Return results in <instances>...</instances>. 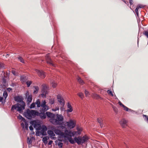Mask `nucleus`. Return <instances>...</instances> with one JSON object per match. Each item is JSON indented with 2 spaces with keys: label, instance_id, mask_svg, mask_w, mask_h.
<instances>
[{
  "label": "nucleus",
  "instance_id": "473e14b6",
  "mask_svg": "<svg viewBox=\"0 0 148 148\" xmlns=\"http://www.w3.org/2000/svg\"><path fill=\"white\" fill-rule=\"evenodd\" d=\"M77 133L78 134L80 135L81 134V132L82 131V130L81 128H79L77 127Z\"/></svg>",
  "mask_w": 148,
  "mask_h": 148
},
{
  "label": "nucleus",
  "instance_id": "cd10ccee",
  "mask_svg": "<svg viewBox=\"0 0 148 148\" xmlns=\"http://www.w3.org/2000/svg\"><path fill=\"white\" fill-rule=\"evenodd\" d=\"M36 104L37 105L38 107H40L41 106L40 102L39 99H37L36 102Z\"/></svg>",
  "mask_w": 148,
  "mask_h": 148
},
{
  "label": "nucleus",
  "instance_id": "9b49d317",
  "mask_svg": "<svg viewBox=\"0 0 148 148\" xmlns=\"http://www.w3.org/2000/svg\"><path fill=\"white\" fill-rule=\"evenodd\" d=\"M36 72L37 73L38 75L41 78H44L45 77V75L44 71L38 70H36Z\"/></svg>",
  "mask_w": 148,
  "mask_h": 148
},
{
  "label": "nucleus",
  "instance_id": "603ef678",
  "mask_svg": "<svg viewBox=\"0 0 148 148\" xmlns=\"http://www.w3.org/2000/svg\"><path fill=\"white\" fill-rule=\"evenodd\" d=\"M12 90V88H7V90L9 92H10Z\"/></svg>",
  "mask_w": 148,
  "mask_h": 148
},
{
  "label": "nucleus",
  "instance_id": "864d4df0",
  "mask_svg": "<svg viewBox=\"0 0 148 148\" xmlns=\"http://www.w3.org/2000/svg\"><path fill=\"white\" fill-rule=\"evenodd\" d=\"M129 1L130 5L133 4V0H129Z\"/></svg>",
  "mask_w": 148,
  "mask_h": 148
},
{
  "label": "nucleus",
  "instance_id": "79ce46f5",
  "mask_svg": "<svg viewBox=\"0 0 148 148\" xmlns=\"http://www.w3.org/2000/svg\"><path fill=\"white\" fill-rule=\"evenodd\" d=\"M107 92L108 93V94L109 95H111L112 96H113V94H112V91L109 90H108L107 91Z\"/></svg>",
  "mask_w": 148,
  "mask_h": 148
},
{
  "label": "nucleus",
  "instance_id": "4468645a",
  "mask_svg": "<svg viewBox=\"0 0 148 148\" xmlns=\"http://www.w3.org/2000/svg\"><path fill=\"white\" fill-rule=\"evenodd\" d=\"M127 122L125 119H123L120 121V123L122 127L124 128L127 125Z\"/></svg>",
  "mask_w": 148,
  "mask_h": 148
},
{
  "label": "nucleus",
  "instance_id": "ea45409f",
  "mask_svg": "<svg viewBox=\"0 0 148 148\" xmlns=\"http://www.w3.org/2000/svg\"><path fill=\"white\" fill-rule=\"evenodd\" d=\"M0 68L5 69V67L4 64L2 63H0Z\"/></svg>",
  "mask_w": 148,
  "mask_h": 148
},
{
  "label": "nucleus",
  "instance_id": "f03ea898",
  "mask_svg": "<svg viewBox=\"0 0 148 148\" xmlns=\"http://www.w3.org/2000/svg\"><path fill=\"white\" fill-rule=\"evenodd\" d=\"M64 137L66 138L70 143L72 144H74L75 143H77L78 145H82L87 142L88 140V137L86 135H84L83 137L79 136L77 137H75L74 140L72 137H66L65 136Z\"/></svg>",
  "mask_w": 148,
  "mask_h": 148
},
{
  "label": "nucleus",
  "instance_id": "6e6552de",
  "mask_svg": "<svg viewBox=\"0 0 148 148\" xmlns=\"http://www.w3.org/2000/svg\"><path fill=\"white\" fill-rule=\"evenodd\" d=\"M66 124L68 127L71 128H73L75 125V123L72 120H70L66 122Z\"/></svg>",
  "mask_w": 148,
  "mask_h": 148
},
{
  "label": "nucleus",
  "instance_id": "8fccbe9b",
  "mask_svg": "<svg viewBox=\"0 0 148 148\" xmlns=\"http://www.w3.org/2000/svg\"><path fill=\"white\" fill-rule=\"evenodd\" d=\"M145 35L148 38V31H146L145 32Z\"/></svg>",
  "mask_w": 148,
  "mask_h": 148
},
{
  "label": "nucleus",
  "instance_id": "58836bf2",
  "mask_svg": "<svg viewBox=\"0 0 148 148\" xmlns=\"http://www.w3.org/2000/svg\"><path fill=\"white\" fill-rule=\"evenodd\" d=\"M35 104L34 103H32L30 107V108L31 109L34 108L35 106Z\"/></svg>",
  "mask_w": 148,
  "mask_h": 148
},
{
  "label": "nucleus",
  "instance_id": "de8ad7c7",
  "mask_svg": "<svg viewBox=\"0 0 148 148\" xmlns=\"http://www.w3.org/2000/svg\"><path fill=\"white\" fill-rule=\"evenodd\" d=\"M54 99H51L49 100V102L51 104H53L54 103Z\"/></svg>",
  "mask_w": 148,
  "mask_h": 148
},
{
  "label": "nucleus",
  "instance_id": "09e8293b",
  "mask_svg": "<svg viewBox=\"0 0 148 148\" xmlns=\"http://www.w3.org/2000/svg\"><path fill=\"white\" fill-rule=\"evenodd\" d=\"M57 85V84L55 83V82H53L52 83V86L53 88H55Z\"/></svg>",
  "mask_w": 148,
  "mask_h": 148
},
{
  "label": "nucleus",
  "instance_id": "ddd939ff",
  "mask_svg": "<svg viewBox=\"0 0 148 148\" xmlns=\"http://www.w3.org/2000/svg\"><path fill=\"white\" fill-rule=\"evenodd\" d=\"M41 130H40V133L43 135H46V131L47 130V127L45 125H43L41 127Z\"/></svg>",
  "mask_w": 148,
  "mask_h": 148
},
{
  "label": "nucleus",
  "instance_id": "7ed1b4c3",
  "mask_svg": "<svg viewBox=\"0 0 148 148\" xmlns=\"http://www.w3.org/2000/svg\"><path fill=\"white\" fill-rule=\"evenodd\" d=\"M64 116L60 114H57L55 118L50 119V122L54 125H61L63 123Z\"/></svg>",
  "mask_w": 148,
  "mask_h": 148
},
{
  "label": "nucleus",
  "instance_id": "4d7b16f0",
  "mask_svg": "<svg viewBox=\"0 0 148 148\" xmlns=\"http://www.w3.org/2000/svg\"><path fill=\"white\" fill-rule=\"evenodd\" d=\"M3 99V98L0 96V102H2Z\"/></svg>",
  "mask_w": 148,
  "mask_h": 148
},
{
  "label": "nucleus",
  "instance_id": "680f3d73",
  "mask_svg": "<svg viewBox=\"0 0 148 148\" xmlns=\"http://www.w3.org/2000/svg\"><path fill=\"white\" fill-rule=\"evenodd\" d=\"M122 1H123L125 3H126V1H125L124 0H122Z\"/></svg>",
  "mask_w": 148,
  "mask_h": 148
},
{
  "label": "nucleus",
  "instance_id": "2f4dec72",
  "mask_svg": "<svg viewBox=\"0 0 148 148\" xmlns=\"http://www.w3.org/2000/svg\"><path fill=\"white\" fill-rule=\"evenodd\" d=\"M77 95L79 96L82 99H83L84 97V95L82 92H79L77 94Z\"/></svg>",
  "mask_w": 148,
  "mask_h": 148
},
{
  "label": "nucleus",
  "instance_id": "b1692460",
  "mask_svg": "<svg viewBox=\"0 0 148 148\" xmlns=\"http://www.w3.org/2000/svg\"><path fill=\"white\" fill-rule=\"evenodd\" d=\"M32 100V96L29 95L28 96L27 98V101L29 103L31 102Z\"/></svg>",
  "mask_w": 148,
  "mask_h": 148
},
{
  "label": "nucleus",
  "instance_id": "20e7f679",
  "mask_svg": "<svg viewBox=\"0 0 148 148\" xmlns=\"http://www.w3.org/2000/svg\"><path fill=\"white\" fill-rule=\"evenodd\" d=\"M38 113V112L36 110H30L29 109L27 110L26 112L24 113L25 116L28 119L35 117L36 115H37Z\"/></svg>",
  "mask_w": 148,
  "mask_h": 148
},
{
  "label": "nucleus",
  "instance_id": "f3484780",
  "mask_svg": "<svg viewBox=\"0 0 148 148\" xmlns=\"http://www.w3.org/2000/svg\"><path fill=\"white\" fill-rule=\"evenodd\" d=\"M3 73V76H2V81L3 83V84L4 85L5 84H6V80L5 79V78H6L7 77H8V74H6V75H5V72H4L3 71L2 72Z\"/></svg>",
  "mask_w": 148,
  "mask_h": 148
},
{
  "label": "nucleus",
  "instance_id": "a18cd8bd",
  "mask_svg": "<svg viewBox=\"0 0 148 148\" xmlns=\"http://www.w3.org/2000/svg\"><path fill=\"white\" fill-rule=\"evenodd\" d=\"M63 144L61 142H59L58 144V146L60 147L61 148L62 147Z\"/></svg>",
  "mask_w": 148,
  "mask_h": 148
},
{
  "label": "nucleus",
  "instance_id": "c03bdc74",
  "mask_svg": "<svg viewBox=\"0 0 148 148\" xmlns=\"http://www.w3.org/2000/svg\"><path fill=\"white\" fill-rule=\"evenodd\" d=\"M27 143L29 144H31L32 143V141L31 140V139L29 138L28 137L27 138Z\"/></svg>",
  "mask_w": 148,
  "mask_h": 148
},
{
  "label": "nucleus",
  "instance_id": "423d86ee",
  "mask_svg": "<svg viewBox=\"0 0 148 148\" xmlns=\"http://www.w3.org/2000/svg\"><path fill=\"white\" fill-rule=\"evenodd\" d=\"M48 89L47 87L45 84L42 85V94L41 95L42 97H45L46 95L48 94Z\"/></svg>",
  "mask_w": 148,
  "mask_h": 148
},
{
  "label": "nucleus",
  "instance_id": "dca6fc26",
  "mask_svg": "<svg viewBox=\"0 0 148 148\" xmlns=\"http://www.w3.org/2000/svg\"><path fill=\"white\" fill-rule=\"evenodd\" d=\"M36 116H39L42 119H44L46 118V115L44 112L39 113L38 112V114Z\"/></svg>",
  "mask_w": 148,
  "mask_h": 148
},
{
  "label": "nucleus",
  "instance_id": "393cba45",
  "mask_svg": "<svg viewBox=\"0 0 148 148\" xmlns=\"http://www.w3.org/2000/svg\"><path fill=\"white\" fill-rule=\"evenodd\" d=\"M77 79L79 83L82 85L84 84V81L81 79L80 77H78Z\"/></svg>",
  "mask_w": 148,
  "mask_h": 148
},
{
  "label": "nucleus",
  "instance_id": "6ab92c4d",
  "mask_svg": "<svg viewBox=\"0 0 148 148\" xmlns=\"http://www.w3.org/2000/svg\"><path fill=\"white\" fill-rule=\"evenodd\" d=\"M46 114L49 117H52V118H54V117L55 115L51 112H47L46 113Z\"/></svg>",
  "mask_w": 148,
  "mask_h": 148
},
{
  "label": "nucleus",
  "instance_id": "a878e982",
  "mask_svg": "<svg viewBox=\"0 0 148 148\" xmlns=\"http://www.w3.org/2000/svg\"><path fill=\"white\" fill-rule=\"evenodd\" d=\"M42 111L45 112L48 109V106H42Z\"/></svg>",
  "mask_w": 148,
  "mask_h": 148
},
{
  "label": "nucleus",
  "instance_id": "13d9d810",
  "mask_svg": "<svg viewBox=\"0 0 148 148\" xmlns=\"http://www.w3.org/2000/svg\"><path fill=\"white\" fill-rule=\"evenodd\" d=\"M10 54H7L5 55V57L7 58L10 56Z\"/></svg>",
  "mask_w": 148,
  "mask_h": 148
},
{
  "label": "nucleus",
  "instance_id": "37998d69",
  "mask_svg": "<svg viewBox=\"0 0 148 148\" xmlns=\"http://www.w3.org/2000/svg\"><path fill=\"white\" fill-rule=\"evenodd\" d=\"M12 73L14 75H17V73L14 70H12Z\"/></svg>",
  "mask_w": 148,
  "mask_h": 148
},
{
  "label": "nucleus",
  "instance_id": "5701e85b",
  "mask_svg": "<svg viewBox=\"0 0 148 148\" xmlns=\"http://www.w3.org/2000/svg\"><path fill=\"white\" fill-rule=\"evenodd\" d=\"M34 93L36 94L37 93L39 90V87L37 86H35L34 87Z\"/></svg>",
  "mask_w": 148,
  "mask_h": 148
},
{
  "label": "nucleus",
  "instance_id": "bb28decb",
  "mask_svg": "<svg viewBox=\"0 0 148 148\" xmlns=\"http://www.w3.org/2000/svg\"><path fill=\"white\" fill-rule=\"evenodd\" d=\"M92 97L94 99H99L100 98V97L98 95L96 94H93Z\"/></svg>",
  "mask_w": 148,
  "mask_h": 148
},
{
  "label": "nucleus",
  "instance_id": "7c9ffc66",
  "mask_svg": "<svg viewBox=\"0 0 148 148\" xmlns=\"http://www.w3.org/2000/svg\"><path fill=\"white\" fill-rule=\"evenodd\" d=\"M18 58L19 60L20 61L23 63H25L24 60L21 57L19 56L18 57Z\"/></svg>",
  "mask_w": 148,
  "mask_h": 148
},
{
  "label": "nucleus",
  "instance_id": "bf43d9fd",
  "mask_svg": "<svg viewBox=\"0 0 148 148\" xmlns=\"http://www.w3.org/2000/svg\"><path fill=\"white\" fill-rule=\"evenodd\" d=\"M29 95V92L28 91H27L26 93V97H27V95Z\"/></svg>",
  "mask_w": 148,
  "mask_h": 148
},
{
  "label": "nucleus",
  "instance_id": "3c124183",
  "mask_svg": "<svg viewBox=\"0 0 148 148\" xmlns=\"http://www.w3.org/2000/svg\"><path fill=\"white\" fill-rule=\"evenodd\" d=\"M29 129L30 130L32 131L33 130V128L32 127V126L31 125L29 127Z\"/></svg>",
  "mask_w": 148,
  "mask_h": 148
},
{
  "label": "nucleus",
  "instance_id": "4c0bfd02",
  "mask_svg": "<svg viewBox=\"0 0 148 148\" xmlns=\"http://www.w3.org/2000/svg\"><path fill=\"white\" fill-rule=\"evenodd\" d=\"M24 122L25 123V128L27 130L28 129V124L27 123V122L25 120L24 121Z\"/></svg>",
  "mask_w": 148,
  "mask_h": 148
},
{
  "label": "nucleus",
  "instance_id": "f704fd0d",
  "mask_svg": "<svg viewBox=\"0 0 148 148\" xmlns=\"http://www.w3.org/2000/svg\"><path fill=\"white\" fill-rule=\"evenodd\" d=\"M112 108H113V110L115 112L117 113L118 112V110L116 107L112 106Z\"/></svg>",
  "mask_w": 148,
  "mask_h": 148
},
{
  "label": "nucleus",
  "instance_id": "f257e3e1",
  "mask_svg": "<svg viewBox=\"0 0 148 148\" xmlns=\"http://www.w3.org/2000/svg\"><path fill=\"white\" fill-rule=\"evenodd\" d=\"M15 101L19 102V103H17L12 106L11 110L13 111L14 110L17 108V111H18L20 113H22L23 112V110L25 109V104L23 101L22 98L19 96H17L14 98Z\"/></svg>",
  "mask_w": 148,
  "mask_h": 148
},
{
  "label": "nucleus",
  "instance_id": "72a5a7b5",
  "mask_svg": "<svg viewBox=\"0 0 148 148\" xmlns=\"http://www.w3.org/2000/svg\"><path fill=\"white\" fill-rule=\"evenodd\" d=\"M139 9V6L137 5V8H136V9L135 10V12L136 14V15L138 17L139 16L138 13V10Z\"/></svg>",
  "mask_w": 148,
  "mask_h": 148
},
{
  "label": "nucleus",
  "instance_id": "412c9836",
  "mask_svg": "<svg viewBox=\"0 0 148 148\" xmlns=\"http://www.w3.org/2000/svg\"><path fill=\"white\" fill-rule=\"evenodd\" d=\"M54 132L56 134L58 135H63L64 134V132H61L58 129L55 130L54 131Z\"/></svg>",
  "mask_w": 148,
  "mask_h": 148
},
{
  "label": "nucleus",
  "instance_id": "4be33fe9",
  "mask_svg": "<svg viewBox=\"0 0 148 148\" xmlns=\"http://www.w3.org/2000/svg\"><path fill=\"white\" fill-rule=\"evenodd\" d=\"M98 122L100 123V126L102 128L103 127V120L101 118H98L97 119Z\"/></svg>",
  "mask_w": 148,
  "mask_h": 148
},
{
  "label": "nucleus",
  "instance_id": "9d476101",
  "mask_svg": "<svg viewBox=\"0 0 148 148\" xmlns=\"http://www.w3.org/2000/svg\"><path fill=\"white\" fill-rule=\"evenodd\" d=\"M118 103L123 108L124 110L125 111L128 112H133V110L127 107L126 106L123 104L120 101H119Z\"/></svg>",
  "mask_w": 148,
  "mask_h": 148
},
{
  "label": "nucleus",
  "instance_id": "0eeeda50",
  "mask_svg": "<svg viewBox=\"0 0 148 148\" xmlns=\"http://www.w3.org/2000/svg\"><path fill=\"white\" fill-rule=\"evenodd\" d=\"M46 60L48 64H49L51 66H52L54 67H56L55 65L53 63L52 61L51 60L49 54H47L45 56Z\"/></svg>",
  "mask_w": 148,
  "mask_h": 148
},
{
  "label": "nucleus",
  "instance_id": "5fc2aeb1",
  "mask_svg": "<svg viewBox=\"0 0 148 148\" xmlns=\"http://www.w3.org/2000/svg\"><path fill=\"white\" fill-rule=\"evenodd\" d=\"M53 142V141L52 140L50 141L48 143V145H51L52 144Z\"/></svg>",
  "mask_w": 148,
  "mask_h": 148
},
{
  "label": "nucleus",
  "instance_id": "a19ab883",
  "mask_svg": "<svg viewBox=\"0 0 148 148\" xmlns=\"http://www.w3.org/2000/svg\"><path fill=\"white\" fill-rule=\"evenodd\" d=\"M18 118L20 119H21L23 121H25V119L20 115L18 116Z\"/></svg>",
  "mask_w": 148,
  "mask_h": 148
},
{
  "label": "nucleus",
  "instance_id": "c85d7f7f",
  "mask_svg": "<svg viewBox=\"0 0 148 148\" xmlns=\"http://www.w3.org/2000/svg\"><path fill=\"white\" fill-rule=\"evenodd\" d=\"M49 138L47 136H45L43 138L42 140L45 143H47V140Z\"/></svg>",
  "mask_w": 148,
  "mask_h": 148
},
{
  "label": "nucleus",
  "instance_id": "c9c22d12",
  "mask_svg": "<svg viewBox=\"0 0 148 148\" xmlns=\"http://www.w3.org/2000/svg\"><path fill=\"white\" fill-rule=\"evenodd\" d=\"M32 83V82L31 81H27L26 82V84L27 85V87H29Z\"/></svg>",
  "mask_w": 148,
  "mask_h": 148
},
{
  "label": "nucleus",
  "instance_id": "c756f323",
  "mask_svg": "<svg viewBox=\"0 0 148 148\" xmlns=\"http://www.w3.org/2000/svg\"><path fill=\"white\" fill-rule=\"evenodd\" d=\"M21 80L23 82H25L26 81V77L21 76L20 78Z\"/></svg>",
  "mask_w": 148,
  "mask_h": 148
},
{
  "label": "nucleus",
  "instance_id": "a211bd4d",
  "mask_svg": "<svg viewBox=\"0 0 148 148\" xmlns=\"http://www.w3.org/2000/svg\"><path fill=\"white\" fill-rule=\"evenodd\" d=\"M67 107L69 109L67 110V112H72L73 111V109L71 106V105L70 103H68Z\"/></svg>",
  "mask_w": 148,
  "mask_h": 148
},
{
  "label": "nucleus",
  "instance_id": "1a4fd4ad",
  "mask_svg": "<svg viewBox=\"0 0 148 148\" xmlns=\"http://www.w3.org/2000/svg\"><path fill=\"white\" fill-rule=\"evenodd\" d=\"M57 98L58 99V102L60 103L61 106H64V101L61 95H58Z\"/></svg>",
  "mask_w": 148,
  "mask_h": 148
},
{
  "label": "nucleus",
  "instance_id": "0e129e2a",
  "mask_svg": "<svg viewBox=\"0 0 148 148\" xmlns=\"http://www.w3.org/2000/svg\"><path fill=\"white\" fill-rule=\"evenodd\" d=\"M137 21H138V25H139V23H138V20H137Z\"/></svg>",
  "mask_w": 148,
  "mask_h": 148
},
{
  "label": "nucleus",
  "instance_id": "e433bc0d",
  "mask_svg": "<svg viewBox=\"0 0 148 148\" xmlns=\"http://www.w3.org/2000/svg\"><path fill=\"white\" fill-rule=\"evenodd\" d=\"M46 102L45 101H42V102L41 104V107L43 106H47L46 105Z\"/></svg>",
  "mask_w": 148,
  "mask_h": 148
},
{
  "label": "nucleus",
  "instance_id": "052dcab7",
  "mask_svg": "<svg viewBox=\"0 0 148 148\" xmlns=\"http://www.w3.org/2000/svg\"><path fill=\"white\" fill-rule=\"evenodd\" d=\"M138 35H139V33H138ZM138 42H139L138 36Z\"/></svg>",
  "mask_w": 148,
  "mask_h": 148
},
{
  "label": "nucleus",
  "instance_id": "2eb2a0df",
  "mask_svg": "<svg viewBox=\"0 0 148 148\" xmlns=\"http://www.w3.org/2000/svg\"><path fill=\"white\" fill-rule=\"evenodd\" d=\"M47 133L50 136V138L51 139L55 140L56 139V137H54L55 136V134L53 131L49 130L47 131Z\"/></svg>",
  "mask_w": 148,
  "mask_h": 148
},
{
  "label": "nucleus",
  "instance_id": "49530a36",
  "mask_svg": "<svg viewBox=\"0 0 148 148\" xmlns=\"http://www.w3.org/2000/svg\"><path fill=\"white\" fill-rule=\"evenodd\" d=\"M85 94L86 96V97L88 96L89 95V92L88 91H87L86 90H85Z\"/></svg>",
  "mask_w": 148,
  "mask_h": 148
},
{
  "label": "nucleus",
  "instance_id": "6e6d98bb",
  "mask_svg": "<svg viewBox=\"0 0 148 148\" xmlns=\"http://www.w3.org/2000/svg\"><path fill=\"white\" fill-rule=\"evenodd\" d=\"M139 8H143L144 7V5H143L139 4Z\"/></svg>",
  "mask_w": 148,
  "mask_h": 148
},
{
  "label": "nucleus",
  "instance_id": "e2e57ef3",
  "mask_svg": "<svg viewBox=\"0 0 148 148\" xmlns=\"http://www.w3.org/2000/svg\"><path fill=\"white\" fill-rule=\"evenodd\" d=\"M21 125L22 126L23 125L24 126V123H21Z\"/></svg>",
  "mask_w": 148,
  "mask_h": 148
},
{
  "label": "nucleus",
  "instance_id": "f8f14e48",
  "mask_svg": "<svg viewBox=\"0 0 148 148\" xmlns=\"http://www.w3.org/2000/svg\"><path fill=\"white\" fill-rule=\"evenodd\" d=\"M32 124L34 125V128L36 129V130H39L41 129V125L40 124L37 123L35 121L33 122Z\"/></svg>",
  "mask_w": 148,
  "mask_h": 148
},
{
  "label": "nucleus",
  "instance_id": "aec40b11",
  "mask_svg": "<svg viewBox=\"0 0 148 148\" xmlns=\"http://www.w3.org/2000/svg\"><path fill=\"white\" fill-rule=\"evenodd\" d=\"M8 96V94L6 91H4L3 94V99H4V102L6 101V98Z\"/></svg>",
  "mask_w": 148,
  "mask_h": 148
},
{
  "label": "nucleus",
  "instance_id": "39448f33",
  "mask_svg": "<svg viewBox=\"0 0 148 148\" xmlns=\"http://www.w3.org/2000/svg\"><path fill=\"white\" fill-rule=\"evenodd\" d=\"M64 135L66 137H71L72 136H74L77 134V132L73 131L72 132L70 130H66L64 131Z\"/></svg>",
  "mask_w": 148,
  "mask_h": 148
}]
</instances>
